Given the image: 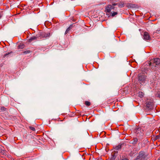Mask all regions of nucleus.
Segmentation results:
<instances>
[{
    "mask_svg": "<svg viewBox=\"0 0 160 160\" xmlns=\"http://www.w3.org/2000/svg\"><path fill=\"white\" fill-rule=\"evenodd\" d=\"M144 95V93L142 92H139L138 93V96L141 98L143 97Z\"/></svg>",
    "mask_w": 160,
    "mask_h": 160,
    "instance_id": "obj_12",
    "label": "nucleus"
},
{
    "mask_svg": "<svg viewBox=\"0 0 160 160\" xmlns=\"http://www.w3.org/2000/svg\"><path fill=\"white\" fill-rule=\"evenodd\" d=\"M156 139H158L160 138V134L156 136Z\"/></svg>",
    "mask_w": 160,
    "mask_h": 160,
    "instance_id": "obj_21",
    "label": "nucleus"
},
{
    "mask_svg": "<svg viewBox=\"0 0 160 160\" xmlns=\"http://www.w3.org/2000/svg\"><path fill=\"white\" fill-rule=\"evenodd\" d=\"M141 130V128H138L135 131V133L138 134L139 133V131Z\"/></svg>",
    "mask_w": 160,
    "mask_h": 160,
    "instance_id": "obj_16",
    "label": "nucleus"
},
{
    "mask_svg": "<svg viewBox=\"0 0 160 160\" xmlns=\"http://www.w3.org/2000/svg\"><path fill=\"white\" fill-rule=\"evenodd\" d=\"M7 109L4 107H1L0 110L1 111H6Z\"/></svg>",
    "mask_w": 160,
    "mask_h": 160,
    "instance_id": "obj_14",
    "label": "nucleus"
},
{
    "mask_svg": "<svg viewBox=\"0 0 160 160\" xmlns=\"http://www.w3.org/2000/svg\"><path fill=\"white\" fill-rule=\"evenodd\" d=\"M1 16L0 15V18H1Z\"/></svg>",
    "mask_w": 160,
    "mask_h": 160,
    "instance_id": "obj_25",
    "label": "nucleus"
},
{
    "mask_svg": "<svg viewBox=\"0 0 160 160\" xmlns=\"http://www.w3.org/2000/svg\"><path fill=\"white\" fill-rule=\"evenodd\" d=\"M146 107L149 109H152L153 108V101L151 99H148L147 100Z\"/></svg>",
    "mask_w": 160,
    "mask_h": 160,
    "instance_id": "obj_2",
    "label": "nucleus"
},
{
    "mask_svg": "<svg viewBox=\"0 0 160 160\" xmlns=\"http://www.w3.org/2000/svg\"><path fill=\"white\" fill-rule=\"evenodd\" d=\"M139 158L141 160H146L145 158L146 156L145 155V152L143 151L140 152L139 153Z\"/></svg>",
    "mask_w": 160,
    "mask_h": 160,
    "instance_id": "obj_5",
    "label": "nucleus"
},
{
    "mask_svg": "<svg viewBox=\"0 0 160 160\" xmlns=\"http://www.w3.org/2000/svg\"><path fill=\"white\" fill-rule=\"evenodd\" d=\"M113 6L118 5V7L122 8L124 7V3L123 2H120L119 3H113Z\"/></svg>",
    "mask_w": 160,
    "mask_h": 160,
    "instance_id": "obj_8",
    "label": "nucleus"
},
{
    "mask_svg": "<svg viewBox=\"0 0 160 160\" xmlns=\"http://www.w3.org/2000/svg\"><path fill=\"white\" fill-rule=\"evenodd\" d=\"M29 128L32 130L33 131H34L35 130V129L34 128L32 127H30Z\"/></svg>",
    "mask_w": 160,
    "mask_h": 160,
    "instance_id": "obj_20",
    "label": "nucleus"
},
{
    "mask_svg": "<svg viewBox=\"0 0 160 160\" xmlns=\"http://www.w3.org/2000/svg\"><path fill=\"white\" fill-rule=\"evenodd\" d=\"M72 25H71L69 27V28H68L66 30L65 32V34H67L68 32L70 30V29L72 28Z\"/></svg>",
    "mask_w": 160,
    "mask_h": 160,
    "instance_id": "obj_11",
    "label": "nucleus"
},
{
    "mask_svg": "<svg viewBox=\"0 0 160 160\" xmlns=\"http://www.w3.org/2000/svg\"><path fill=\"white\" fill-rule=\"evenodd\" d=\"M121 145H119L117 146H116L115 148V149L116 150H119V149H121Z\"/></svg>",
    "mask_w": 160,
    "mask_h": 160,
    "instance_id": "obj_13",
    "label": "nucleus"
},
{
    "mask_svg": "<svg viewBox=\"0 0 160 160\" xmlns=\"http://www.w3.org/2000/svg\"><path fill=\"white\" fill-rule=\"evenodd\" d=\"M50 35V33L49 32H42L40 34V35L39 37H40V38H47L49 37Z\"/></svg>",
    "mask_w": 160,
    "mask_h": 160,
    "instance_id": "obj_6",
    "label": "nucleus"
},
{
    "mask_svg": "<svg viewBox=\"0 0 160 160\" xmlns=\"http://www.w3.org/2000/svg\"><path fill=\"white\" fill-rule=\"evenodd\" d=\"M138 79L141 84L144 83L146 80V77L143 74H139L138 75Z\"/></svg>",
    "mask_w": 160,
    "mask_h": 160,
    "instance_id": "obj_3",
    "label": "nucleus"
},
{
    "mask_svg": "<svg viewBox=\"0 0 160 160\" xmlns=\"http://www.w3.org/2000/svg\"><path fill=\"white\" fill-rule=\"evenodd\" d=\"M143 38L146 40H149L150 37L148 33L147 32H145L143 35Z\"/></svg>",
    "mask_w": 160,
    "mask_h": 160,
    "instance_id": "obj_7",
    "label": "nucleus"
},
{
    "mask_svg": "<svg viewBox=\"0 0 160 160\" xmlns=\"http://www.w3.org/2000/svg\"><path fill=\"white\" fill-rule=\"evenodd\" d=\"M111 16L112 17H114L116 15H117L118 14V13L116 11L113 12H111Z\"/></svg>",
    "mask_w": 160,
    "mask_h": 160,
    "instance_id": "obj_10",
    "label": "nucleus"
},
{
    "mask_svg": "<svg viewBox=\"0 0 160 160\" xmlns=\"http://www.w3.org/2000/svg\"><path fill=\"white\" fill-rule=\"evenodd\" d=\"M18 47L19 48L22 49L24 48V45L23 44H21L18 46Z\"/></svg>",
    "mask_w": 160,
    "mask_h": 160,
    "instance_id": "obj_19",
    "label": "nucleus"
},
{
    "mask_svg": "<svg viewBox=\"0 0 160 160\" xmlns=\"http://www.w3.org/2000/svg\"><path fill=\"white\" fill-rule=\"evenodd\" d=\"M152 62H153V65L157 68L160 67V59L158 58H155ZM152 62L151 61L150 62L149 65H151Z\"/></svg>",
    "mask_w": 160,
    "mask_h": 160,
    "instance_id": "obj_1",
    "label": "nucleus"
},
{
    "mask_svg": "<svg viewBox=\"0 0 160 160\" xmlns=\"http://www.w3.org/2000/svg\"><path fill=\"white\" fill-rule=\"evenodd\" d=\"M12 53V52H7V53H6L4 55V57H5L9 55L10 54H11V53Z\"/></svg>",
    "mask_w": 160,
    "mask_h": 160,
    "instance_id": "obj_17",
    "label": "nucleus"
},
{
    "mask_svg": "<svg viewBox=\"0 0 160 160\" xmlns=\"http://www.w3.org/2000/svg\"><path fill=\"white\" fill-rule=\"evenodd\" d=\"M114 6L113 5V4L112 5H108L106 6L105 7V12L107 13H110V12H111V10L112 9H113L114 8Z\"/></svg>",
    "mask_w": 160,
    "mask_h": 160,
    "instance_id": "obj_4",
    "label": "nucleus"
},
{
    "mask_svg": "<svg viewBox=\"0 0 160 160\" xmlns=\"http://www.w3.org/2000/svg\"><path fill=\"white\" fill-rule=\"evenodd\" d=\"M30 52V51L29 50H27V51H24L23 52V53L24 54L28 53H29Z\"/></svg>",
    "mask_w": 160,
    "mask_h": 160,
    "instance_id": "obj_22",
    "label": "nucleus"
},
{
    "mask_svg": "<svg viewBox=\"0 0 160 160\" xmlns=\"http://www.w3.org/2000/svg\"><path fill=\"white\" fill-rule=\"evenodd\" d=\"M38 37L32 36L28 39V42H31L32 41L36 40L38 38Z\"/></svg>",
    "mask_w": 160,
    "mask_h": 160,
    "instance_id": "obj_9",
    "label": "nucleus"
},
{
    "mask_svg": "<svg viewBox=\"0 0 160 160\" xmlns=\"http://www.w3.org/2000/svg\"><path fill=\"white\" fill-rule=\"evenodd\" d=\"M121 160H128V159L127 158H124L121 159Z\"/></svg>",
    "mask_w": 160,
    "mask_h": 160,
    "instance_id": "obj_23",
    "label": "nucleus"
},
{
    "mask_svg": "<svg viewBox=\"0 0 160 160\" xmlns=\"http://www.w3.org/2000/svg\"><path fill=\"white\" fill-rule=\"evenodd\" d=\"M85 104L87 106H89L90 105L91 103L90 102L86 101L85 102Z\"/></svg>",
    "mask_w": 160,
    "mask_h": 160,
    "instance_id": "obj_15",
    "label": "nucleus"
},
{
    "mask_svg": "<svg viewBox=\"0 0 160 160\" xmlns=\"http://www.w3.org/2000/svg\"><path fill=\"white\" fill-rule=\"evenodd\" d=\"M134 141L132 142L133 144H135L138 142V139L137 138H135L133 139Z\"/></svg>",
    "mask_w": 160,
    "mask_h": 160,
    "instance_id": "obj_18",
    "label": "nucleus"
},
{
    "mask_svg": "<svg viewBox=\"0 0 160 160\" xmlns=\"http://www.w3.org/2000/svg\"><path fill=\"white\" fill-rule=\"evenodd\" d=\"M158 32H159V31H156L157 33H158Z\"/></svg>",
    "mask_w": 160,
    "mask_h": 160,
    "instance_id": "obj_24",
    "label": "nucleus"
}]
</instances>
